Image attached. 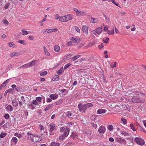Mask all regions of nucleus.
<instances>
[{
  "label": "nucleus",
  "instance_id": "58836bf2",
  "mask_svg": "<svg viewBox=\"0 0 146 146\" xmlns=\"http://www.w3.org/2000/svg\"><path fill=\"white\" fill-rule=\"evenodd\" d=\"M109 35H113L114 33V29L111 30H109L108 33Z\"/></svg>",
  "mask_w": 146,
  "mask_h": 146
},
{
  "label": "nucleus",
  "instance_id": "0e129e2a",
  "mask_svg": "<svg viewBox=\"0 0 146 146\" xmlns=\"http://www.w3.org/2000/svg\"><path fill=\"white\" fill-rule=\"evenodd\" d=\"M39 128L41 130H43L44 129V127L41 125H39Z\"/></svg>",
  "mask_w": 146,
  "mask_h": 146
},
{
  "label": "nucleus",
  "instance_id": "ea45409f",
  "mask_svg": "<svg viewBox=\"0 0 146 146\" xmlns=\"http://www.w3.org/2000/svg\"><path fill=\"white\" fill-rule=\"evenodd\" d=\"M133 123H131L130 125V127L132 129L133 131H135L136 130V128L134 127H133Z\"/></svg>",
  "mask_w": 146,
  "mask_h": 146
},
{
  "label": "nucleus",
  "instance_id": "f3484780",
  "mask_svg": "<svg viewBox=\"0 0 146 146\" xmlns=\"http://www.w3.org/2000/svg\"><path fill=\"white\" fill-rule=\"evenodd\" d=\"M71 40L73 41L74 43H78L80 41V38L78 37H76L75 38L72 37L71 39Z\"/></svg>",
  "mask_w": 146,
  "mask_h": 146
},
{
  "label": "nucleus",
  "instance_id": "de8ad7c7",
  "mask_svg": "<svg viewBox=\"0 0 146 146\" xmlns=\"http://www.w3.org/2000/svg\"><path fill=\"white\" fill-rule=\"evenodd\" d=\"M48 72L46 71L43 72L41 73L40 74V75L41 76H44L47 74Z\"/></svg>",
  "mask_w": 146,
  "mask_h": 146
},
{
  "label": "nucleus",
  "instance_id": "cd10ccee",
  "mask_svg": "<svg viewBox=\"0 0 146 146\" xmlns=\"http://www.w3.org/2000/svg\"><path fill=\"white\" fill-rule=\"evenodd\" d=\"M32 102L31 103L28 105V106L32 110H34L35 109V106Z\"/></svg>",
  "mask_w": 146,
  "mask_h": 146
},
{
  "label": "nucleus",
  "instance_id": "0eeeda50",
  "mask_svg": "<svg viewBox=\"0 0 146 146\" xmlns=\"http://www.w3.org/2000/svg\"><path fill=\"white\" fill-rule=\"evenodd\" d=\"M106 131V128L105 126L102 125L100 126L98 129V131L99 133L104 134Z\"/></svg>",
  "mask_w": 146,
  "mask_h": 146
},
{
  "label": "nucleus",
  "instance_id": "4d7b16f0",
  "mask_svg": "<svg viewBox=\"0 0 146 146\" xmlns=\"http://www.w3.org/2000/svg\"><path fill=\"white\" fill-rule=\"evenodd\" d=\"M74 28L76 31L79 33H80V29L79 28L77 27H74Z\"/></svg>",
  "mask_w": 146,
  "mask_h": 146
},
{
  "label": "nucleus",
  "instance_id": "052dcab7",
  "mask_svg": "<svg viewBox=\"0 0 146 146\" xmlns=\"http://www.w3.org/2000/svg\"><path fill=\"white\" fill-rule=\"evenodd\" d=\"M117 64V62H115L113 64H111V68H113L116 67V65Z\"/></svg>",
  "mask_w": 146,
  "mask_h": 146
},
{
  "label": "nucleus",
  "instance_id": "f8f14e48",
  "mask_svg": "<svg viewBox=\"0 0 146 146\" xmlns=\"http://www.w3.org/2000/svg\"><path fill=\"white\" fill-rule=\"evenodd\" d=\"M89 19L90 22L93 23H95L98 22V20L96 18H94L92 17H91L89 18Z\"/></svg>",
  "mask_w": 146,
  "mask_h": 146
},
{
  "label": "nucleus",
  "instance_id": "5fc2aeb1",
  "mask_svg": "<svg viewBox=\"0 0 146 146\" xmlns=\"http://www.w3.org/2000/svg\"><path fill=\"white\" fill-rule=\"evenodd\" d=\"M4 117L5 119H8L9 117V114H8L7 113H6L4 115Z\"/></svg>",
  "mask_w": 146,
  "mask_h": 146
},
{
  "label": "nucleus",
  "instance_id": "412c9836",
  "mask_svg": "<svg viewBox=\"0 0 146 146\" xmlns=\"http://www.w3.org/2000/svg\"><path fill=\"white\" fill-rule=\"evenodd\" d=\"M43 48L45 54L47 56H49L50 55V54L47 51L46 48L45 46H44Z\"/></svg>",
  "mask_w": 146,
  "mask_h": 146
},
{
  "label": "nucleus",
  "instance_id": "1a4fd4ad",
  "mask_svg": "<svg viewBox=\"0 0 146 146\" xmlns=\"http://www.w3.org/2000/svg\"><path fill=\"white\" fill-rule=\"evenodd\" d=\"M82 29L84 33L86 35H88V27L86 25H83L82 27Z\"/></svg>",
  "mask_w": 146,
  "mask_h": 146
},
{
  "label": "nucleus",
  "instance_id": "37998d69",
  "mask_svg": "<svg viewBox=\"0 0 146 146\" xmlns=\"http://www.w3.org/2000/svg\"><path fill=\"white\" fill-rule=\"evenodd\" d=\"M81 55H78L75 56L74 57H72L71 58L73 60V61H74L77 59L79 57H80Z\"/></svg>",
  "mask_w": 146,
  "mask_h": 146
},
{
  "label": "nucleus",
  "instance_id": "dca6fc26",
  "mask_svg": "<svg viewBox=\"0 0 146 146\" xmlns=\"http://www.w3.org/2000/svg\"><path fill=\"white\" fill-rule=\"evenodd\" d=\"M70 136L71 137L73 138L74 139H78V138L77 134L76 133H72Z\"/></svg>",
  "mask_w": 146,
  "mask_h": 146
},
{
  "label": "nucleus",
  "instance_id": "680f3d73",
  "mask_svg": "<svg viewBox=\"0 0 146 146\" xmlns=\"http://www.w3.org/2000/svg\"><path fill=\"white\" fill-rule=\"evenodd\" d=\"M13 89L12 88L10 89L7 90H6L5 93V95L6 93H7L8 92H10L11 91H12Z\"/></svg>",
  "mask_w": 146,
  "mask_h": 146
},
{
  "label": "nucleus",
  "instance_id": "f03ea898",
  "mask_svg": "<svg viewBox=\"0 0 146 146\" xmlns=\"http://www.w3.org/2000/svg\"><path fill=\"white\" fill-rule=\"evenodd\" d=\"M28 138L30 140L33 142H36L41 141L42 138L40 136L37 135H34L31 134V133H28L27 134Z\"/></svg>",
  "mask_w": 146,
  "mask_h": 146
},
{
  "label": "nucleus",
  "instance_id": "79ce46f5",
  "mask_svg": "<svg viewBox=\"0 0 146 146\" xmlns=\"http://www.w3.org/2000/svg\"><path fill=\"white\" fill-rule=\"evenodd\" d=\"M6 134L7 133H6L1 132L0 134V137L1 138H3L5 136Z\"/></svg>",
  "mask_w": 146,
  "mask_h": 146
},
{
  "label": "nucleus",
  "instance_id": "39448f33",
  "mask_svg": "<svg viewBox=\"0 0 146 146\" xmlns=\"http://www.w3.org/2000/svg\"><path fill=\"white\" fill-rule=\"evenodd\" d=\"M134 141L138 144L141 145H143L145 142L143 140L139 137H136L134 139Z\"/></svg>",
  "mask_w": 146,
  "mask_h": 146
},
{
  "label": "nucleus",
  "instance_id": "c9c22d12",
  "mask_svg": "<svg viewBox=\"0 0 146 146\" xmlns=\"http://www.w3.org/2000/svg\"><path fill=\"white\" fill-rule=\"evenodd\" d=\"M86 109L89 107H92L93 106V104L91 103H88L85 104Z\"/></svg>",
  "mask_w": 146,
  "mask_h": 146
},
{
  "label": "nucleus",
  "instance_id": "a18cd8bd",
  "mask_svg": "<svg viewBox=\"0 0 146 146\" xmlns=\"http://www.w3.org/2000/svg\"><path fill=\"white\" fill-rule=\"evenodd\" d=\"M22 34L23 35H27L28 34L27 31L24 30V29L22 30Z\"/></svg>",
  "mask_w": 146,
  "mask_h": 146
},
{
  "label": "nucleus",
  "instance_id": "3c124183",
  "mask_svg": "<svg viewBox=\"0 0 146 146\" xmlns=\"http://www.w3.org/2000/svg\"><path fill=\"white\" fill-rule=\"evenodd\" d=\"M36 100L39 102H40L41 101L42 98L41 97H36Z\"/></svg>",
  "mask_w": 146,
  "mask_h": 146
},
{
  "label": "nucleus",
  "instance_id": "8fccbe9b",
  "mask_svg": "<svg viewBox=\"0 0 146 146\" xmlns=\"http://www.w3.org/2000/svg\"><path fill=\"white\" fill-rule=\"evenodd\" d=\"M60 16L59 17L58 14H56L55 15H54L55 19L56 20H58L59 19V21H60Z\"/></svg>",
  "mask_w": 146,
  "mask_h": 146
},
{
  "label": "nucleus",
  "instance_id": "09e8293b",
  "mask_svg": "<svg viewBox=\"0 0 146 146\" xmlns=\"http://www.w3.org/2000/svg\"><path fill=\"white\" fill-rule=\"evenodd\" d=\"M71 65V63H69L66 64L64 67V69L65 70L67 68L69 67Z\"/></svg>",
  "mask_w": 146,
  "mask_h": 146
},
{
  "label": "nucleus",
  "instance_id": "338daca9",
  "mask_svg": "<svg viewBox=\"0 0 146 146\" xmlns=\"http://www.w3.org/2000/svg\"><path fill=\"white\" fill-rule=\"evenodd\" d=\"M109 40V38L108 37H106V40H103L104 43H108V41Z\"/></svg>",
  "mask_w": 146,
  "mask_h": 146
},
{
  "label": "nucleus",
  "instance_id": "ddd939ff",
  "mask_svg": "<svg viewBox=\"0 0 146 146\" xmlns=\"http://www.w3.org/2000/svg\"><path fill=\"white\" fill-rule=\"evenodd\" d=\"M49 125L50 126L49 131L50 132V133L52 132L55 129V125L53 123L50 124Z\"/></svg>",
  "mask_w": 146,
  "mask_h": 146
},
{
  "label": "nucleus",
  "instance_id": "b1692460",
  "mask_svg": "<svg viewBox=\"0 0 146 146\" xmlns=\"http://www.w3.org/2000/svg\"><path fill=\"white\" fill-rule=\"evenodd\" d=\"M86 12L84 11H79V12H78V13H77L76 14V15L77 16H79L80 15H81L82 16H83L84 15V14L86 13Z\"/></svg>",
  "mask_w": 146,
  "mask_h": 146
},
{
  "label": "nucleus",
  "instance_id": "473e14b6",
  "mask_svg": "<svg viewBox=\"0 0 146 146\" xmlns=\"http://www.w3.org/2000/svg\"><path fill=\"white\" fill-rule=\"evenodd\" d=\"M19 54V53L17 52H13L10 54V56L11 57H13V56H18Z\"/></svg>",
  "mask_w": 146,
  "mask_h": 146
},
{
  "label": "nucleus",
  "instance_id": "6e6552de",
  "mask_svg": "<svg viewBox=\"0 0 146 146\" xmlns=\"http://www.w3.org/2000/svg\"><path fill=\"white\" fill-rule=\"evenodd\" d=\"M116 141L121 144H125L126 140L119 137H117L115 139Z\"/></svg>",
  "mask_w": 146,
  "mask_h": 146
},
{
  "label": "nucleus",
  "instance_id": "13d9d810",
  "mask_svg": "<svg viewBox=\"0 0 146 146\" xmlns=\"http://www.w3.org/2000/svg\"><path fill=\"white\" fill-rule=\"evenodd\" d=\"M3 23L5 24H6L7 25H8L9 24V23L6 19H5L3 21Z\"/></svg>",
  "mask_w": 146,
  "mask_h": 146
},
{
  "label": "nucleus",
  "instance_id": "2eb2a0df",
  "mask_svg": "<svg viewBox=\"0 0 146 146\" xmlns=\"http://www.w3.org/2000/svg\"><path fill=\"white\" fill-rule=\"evenodd\" d=\"M106 110L102 109H99L97 111V113L98 114H101L102 113H106Z\"/></svg>",
  "mask_w": 146,
  "mask_h": 146
},
{
  "label": "nucleus",
  "instance_id": "a19ab883",
  "mask_svg": "<svg viewBox=\"0 0 146 146\" xmlns=\"http://www.w3.org/2000/svg\"><path fill=\"white\" fill-rule=\"evenodd\" d=\"M50 33L56 32L58 31V29L56 28L50 29H49Z\"/></svg>",
  "mask_w": 146,
  "mask_h": 146
},
{
  "label": "nucleus",
  "instance_id": "bb28decb",
  "mask_svg": "<svg viewBox=\"0 0 146 146\" xmlns=\"http://www.w3.org/2000/svg\"><path fill=\"white\" fill-rule=\"evenodd\" d=\"M120 132L123 135H124L126 136H127L129 135V134L124 131L121 130L120 131Z\"/></svg>",
  "mask_w": 146,
  "mask_h": 146
},
{
  "label": "nucleus",
  "instance_id": "bf43d9fd",
  "mask_svg": "<svg viewBox=\"0 0 146 146\" xmlns=\"http://www.w3.org/2000/svg\"><path fill=\"white\" fill-rule=\"evenodd\" d=\"M20 101H22L23 102V104L25 102V98L23 96H21V99H20Z\"/></svg>",
  "mask_w": 146,
  "mask_h": 146
},
{
  "label": "nucleus",
  "instance_id": "9b49d317",
  "mask_svg": "<svg viewBox=\"0 0 146 146\" xmlns=\"http://www.w3.org/2000/svg\"><path fill=\"white\" fill-rule=\"evenodd\" d=\"M5 109L10 111H12L13 110L12 106L11 105L7 104L5 106Z\"/></svg>",
  "mask_w": 146,
  "mask_h": 146
},
{
  "label": "nucleus",
  "instance_id": "72a5a7b5",
  "mask_svg": "<svg viewBox=\"0 0 146 146\" xmlns=\"http://www.w3.org/2000/svg\"><path fill=\"white\" fill-rule=\"evenodd\" d=\"M18 42L20 44L24 45H26L27 44L26 41L21 40H19L18 41Z\"/></svg>",
  "mask_w": 146,
  "mask_h": 146
},
{
  "label": "nucleus",
  "instance_id": "2f4dec72",
  "mask_svg": "<svg viewBox=\"0 0 146 146\" xmlns=\"http://www.w3.org/2000/svg\"><path fill=\"white\" fill-rule=\"evenodd\" d=\"M103 15L105 18V20L106 22L108 23H109L110 21V20L109 17L104 15Z\"/></svg>",
  "mask_w": 146,
  "mask_h": 146
},
{
  "label": "nucleus",
  "instance_id": "a878e982",
  "mask_svg": "<svg viewBox=\"0 0 146 146\" xmlns=\"http://www.w3.org/2000/svg\"><path fill=\"white\" fill-rule=\"evenodd\" d=\"M59 78V76L56 75L52 78V80L54 81H57L58 80Z\"/></svg>",
  "mask_w": 146,
  "mask_h": 146
},
{
  "label": "nucleus",
  "instance_id": "5701e85b",
  "mask_svg": "<svg viewBox=\"0 0 146 146\" xmlns=\"http://www.w3.org/2000/svg\"><path fill=\"white\" fill-rule=\"evenodd\" d=\"M64 72L63 67L61 68L60 70L57 72V73L59 75L60 74L63 73Z\"/></svg>",
  "mask_w": 146,
  "mask_h": 146
},
{
  "label": "nucleus",
  "instance_id": "c85d7f7f",
  "mask_svg": "<svg viewBox=\"0 0 146 146\" xmlns=\"http://www.w3.org/2000/svg\"><path fill=\"white\" fill-rule=\"evenodd\" d=\"M65 114L66 116L69 118H70V117L72 116L73 115L72 113H71L70 111H68L66 112L65 113Z\"/></svg>",
  "mask_w": 146,
  "mask_h": 146
},
{
  "label": "nucleus",
  "instance_id": "a211bd4d",
  "mask_svg": "<svg viewBox=\"0 0 146 146\" xmlns=\"http://www.w3.org/2000/svg\"><path fill=\"white\" fill-rule=\"evenodd\" d=\"M12 104L14 107H17L18 106V102L15 99L12 100Z\"/></svg>",
  "mask_w": 146,
  "mask_h": 146
},
{
  "label": "nucleus",
  "instance_id": "4c0bfd02",
  "mask_svg": "<svg viewBox=\"0 0 146 146\" xmlns=\"http://www.w3.org/2000/svg\"><path fill=\"white\" fill-rule=\"evenodd\" d=\"M32 102L34 105L35 106H38V102L36 100H33Z\"/></svg>",
  "mask_w": 146,
  "mask_h": 146
},
{
  "label": "nucleus",
  "instance_id": "6e6d98bb",
  "mask_svg": "<svg viewBox=\"0 0 146 146\" xmlns=\"http://www.w3.org/2000/svg\"><path fill=\"white\" fill-rule=\"evenodd\" d=\"M121 121L124 124H126L127 123V120L125 119L121 118Z\"/></svg>",
  "mask_w": 146,
  "mask_h": 146
},
{
  "label": "nucleus",
  "instance_id": "4be33fe9",
  "mask_svg": "<svg viewBox=\"0 0 146 146\" xmlns=\"http://www.w3.org/2000/svg\"><path fill=\"white\" fill-rule=\"evenodd\" d=\"M29 65V63H27V64L23 65L21 66H20L19 68H28L30 67Z\"/></svg>",
  "mask_w": 146,
  "mask_h": 146
},
{
  "label": "nucleus",
  "instance_id": "9d476101",
  "mask_svg": "<svg viewBox=\"0 0 146 146\" xmlns=\"http://www.w3.org/2000/svg\"><path fill=\"white\" fill-rule=\"evenodd\" d=\"M50 98L53 100H55L58 98V96L57 94H53L50 95Z\"/></svg>",
  "mask_w": 146,
  "mask_h": 146
},
{
  "label": "nucleus",
  "instance_id": "393cba45",
  "mask_svg": "<svg viewBox=\"0 0 146 146\" xmlns=\"http://www.w3.org/2000/svg\"><path fill=\"white\" fill-rule=\"evenodd\" d=\"M18 140L15 137H13L11 141L13 142L15 144H16Z\"/></svg>",
  "mask_w": 146,
  "mask_h": 146
},
{
  "label": "nucleus",
  "instance_id": "aec40b11",
  "mask_svg": "<svg viewBox=\"0 0 146 146\" xmlns=\"http://www.w3.org/2000/svg\"><path fill=\"white\" fill-rule=\"evenodd\" d=\"M102 27L98 28L96 29V33L98 35H99L100 33H101L102 31Z\"/></svg>",
  "mask_w": 146,
  "mask_h": 146
},
{
  "label": "nucleus",
  "instance_id": "e433bc0d",
  "mask_svg": "<svg viewBox=\"0 0 146 146\" xmlns=\"http://www.w3.org/2000/svg\"><path fill=\"white\" fill-rule=\"evenodd\" d=\"M42 32L45 33H50L49 29H45L42 31Z\"/></svg>",
  "mask_w": 146,
  "mask_h": 146
},
{
  "label": "nucleus",
  "instance_id": "4468645a",
  "mask_svg": "<svg viewBox=\"0 0 146 146\" xmlns=\"http://www.w3.org/2000/svg\"><path fill=\"white\" fill-rule=\"evenodd\" d=\"M38 62L37 60H34L32 61L31 62L28 63L30 67H31L32 66L35 65Z\"/></svg>",
  "mask_w": 146,
  "mask_h": 146
},
{
  "label": "nucleus",
  "instance_id": "f257e3e1",
  "mask_svg": "<svg viewBox=\"0 0 146 146\" xmlns=\"http://www.w3.org/2000/svg\"><path fill=\"white\" fill-rule=\"evenodd\" d=\"M136 95L133 96L132 98V101L134 103H142L145 101V100L144 98H141L139 96H142L144 95L142 93L140 92H137L136 93Z\"/></svg>",
  "mask_w": 146,
  "mask_h": 146
},
{
  "label": "nucleus",
  "instance_id": "774afa93",
  "mask_svg": "<svg viewBox=\"0 0 146 146\" xmlns=\"http://www.w3.org/2000/svg\"><path fill=\"white\" fill-rule=\"evenodd\" d=\"M72 44V42L71 41H70L69 42H68L66 43V45L67 46H69L71 45Z\"/></svg>",
  "mask_w": 146,
  "mask_h": 146
},
{
  "label": "nucleus",
  "instance_id": "c756f323",
  "mask_svg": "<svg viewBox=\"0 0 146 146\" xmlns=\"http://www.w3.org/2000/svg\"><path fill=\"white\" fill-rule=\"evenodd\" d=\"M63 102V101L62 99H60L58 100L55 102L56 105H58L61 104Z\"/></svg>",
  "mask_w": 146,
  "mask_h": 146
},
{
  "label": "nucleus",
  "instance_id": "20e7f679",
  "mask_svg": "<svg viewBox=\"0 0 146 146\" xmlns=\"http://www.w3.org/2000/svg\"><path fill=\"white\" fill-rule=\"evenodd\" d=\"M70 131V129L68 127H66L65 132L59 137V139L61 140H63L66 137H67Z\"/></svg>",
  "mask_w": 146,
  "mask_h": 146
},
{
  "label": "nucleus",
  "instance_id": "c03bdc74",
  "mask_svg": "<svg viewBox=\"0 0 146 146\" xmlns=\"http://www.w3.org/2000/svg\"><path fill=\"white\" fill-rule=\"evenodd\" d=\"M97 116V115H92L91 117V118L92 120L94 121L96 119Z\"/></svg>",
  "mask_w": 146,
  "mask_h": 146
},
{
  "label": "nucleus",
  "instance_id": "7c9ffc66",
  "mask_svg": "<svg viewBox=\"0 0 146 146\" xmlns=\"http://www.w3.org/2000/svg\"><path fill=\"white\" fill-rule=\"evenodd\" d=\"M60 143H59L53 142L50 145V146H59Z\"/></svg>",
  "mask_w": 146,
  "mask_h": 146
},
{
  "label": "nucleus",
  "instance_id": "69168bd1",
  "mask_svg": "<svg viewBox=\"0 0 146 146\" xmlns=\"http://www.w3.org/2000/svg\"><path fill=\"white\" fill-rule=\"evenodd\" d=\"M19 104L20 106H23V102L22 101H19Z\"/></svg>",
  "mask_w": 146,
  "mask_h": 146
},
{
  "label": "nucleus",
  "instance_id": "603ef678",
  "mask_svg": "<svg viewBox=\"0 0 146 146\" xmlns=\"http://www.w3.org/2000/svg\"><path fill=\"white\" fill-rule=\"evenodd\" d=\"M92 126V127L96 129L97 127V125L96 124L94 123H91Z\"/></svg>",
  "mask_w": 146,
  "mask_h": 146
},
{
  "label": "nucleus",
  "instance_id": "f704fd0d",
  "mask_svg": "<svg viewBox=\"0 0 146 146\" xmlns=\"http://www.w3.org/2000/svg\"><path fill=\"white\" fill-rule=\"evenodd\" d=\"M53 106V104H49L45 108L44 110L46 111L48 110L49 109H50V108L52 106Z\"/></svg>",
  "mask_w": 146,
  "mask_h": 146
},
{
  "label": "nucleus",
  "instance_id": "7ed1b4c3",
  "mask_svg": "<svg viewBox=\"0 0 146 146\" xmlns=\"http://www.w3.org/2000/svg\"><path fill=\"white\" fill-rule=\"evenodd\" d=\"M73 15L70 14L66 15L64 16H60V21L66 22L72 20L73 19Z\"/></svg>",
  "mask_w": 146,
  "mask_h": 146
},
{
  "label": "nucleus",
  "instance_id": "49530a36",
  "mask_svg": "<svg viewBox=\"0 0 146 146\" xmlns=\"http://www.w3.org/2000/svg\"><path fill=\"white\" fill-rule=\"evenodd\" d=\"M14 135L19 138H20L22 137V135L21 134L17 133H15L14 134Z\"/></svg>",
  "mask_w": 146,
  "mask_h": 146
},
{
  "label": "nucleus",
  "instance_id": "864d4df0",
  "mask_svg": "<svg viewBox=\"0 0 146 146\" xmlns=\"http://www.w3.org/2000/svg\"><path fill=\"white\" fill-rule=\"evenodd\" d=\"M113 129V127L111 125H109L108 126V129L110 131H112Z\"/></svg>",
  "mask_w": 146,
  "mask_h": 146
},
{
  "label": "nucleus",
  "instance_id": "6ab92c4d",
  "mask_svg": "<svg viewBox=\"0 0 146 146\" xmlns=\"http://www.w3.org/2000/svg\"><path fill=\"white\" fill-rule=\"evenodd\" d=\"M54 51L57 52H59L60 50V47L58 45H55L54 46Z\"/></svg>",
  "mask_w": 146,
  "mask_h": 146
},
{
  "label": "nucleus",
  "instance_id": "e2e57ef3",
  "mask_svg": "<svg viewBox=\"0 0 146 146\" xmlns=\"http://www.w3.org/2000/svg\"><path fill=\"white\" fill-rule=\"evenodd\" d=\"M6 86V84L3 82V83L1 85L0 87V89H1L3 87H5Z\"/></svg>",
  "mask_w": 146,
  "mask_h": 146
},
{
  "label": "nucleus",
  "instance_id": "423d86ee",
  "mask_svg": "<svg viewBox=\"0 0 146 146\" xmlns=\"http://www.w3.org/2000/svg\"><path fill=\"white\" fill-rule=\"evenodd\" d=\"M78 108L80 111H85L86 109L85 104L82 105V103H79L78 105Z\"/></svg>",
  "mask_w": 146,
  "mask_h": 146
}]
</instances>
